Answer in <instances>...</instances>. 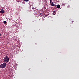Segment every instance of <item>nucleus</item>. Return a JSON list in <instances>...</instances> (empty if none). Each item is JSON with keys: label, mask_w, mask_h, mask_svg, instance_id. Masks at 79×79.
Listing matches in <instances>:
<instances>
[{"label": "nucleus", "mask_w": 79, "mask_h": 79, "mask_svg": "<svg viewBox=\"0 0 79 79\" xmlns=\"http://www.w3.org/2000/svg\"><path fill=\"white\" fill-rule=\"evenodd\" d=\"M24 1L27 2L29 0H24Z\"/></svg>", "instance_id": "obj_7"}, {"label": "nucleus", "mask_w": 79, "mask_h": 79, "mask_svg": "<svg viewBox=\"0 0 79 79\" xmlns=\"http://www.w3.org/2000/svg\"><path fill=\"white\" fill-rule=\"evenodd\" d=\"M56 6L58 8H59L60 7V6L59 5H58L57 6L56 5Z\"/></svg>", "instance_id": "obj_6"}, {"label": "nucleus", "mask_w": 79, "mask_h": 79, "mask_svg": "<svg viewBox=\"0 0 79 79\" xmlns=\"http://www.w3.org/2000/svg\"><path fill=\"white\" fill-rule=\"evenodd\" d=\"M6 63H4L0 65V68L2 69H4L6 67Z\"/></svg>", "instance_id": "obj_2"}, {"label": "nucleus", "mask_w": 79, "mask_h": 79, "mask_svg": "<svg viewBox=\"0 0 79 79\" xmlns=\"http://www.w3.org/2000/svg\"><path fill=\"white\" fill-rule=\"evenodd\" d=\"M54 2H52L51 3V6H55V7H56V5H54L53 4Z\"/></svg>", "instance_id": "obj_3"}, {"label": "nucleus", "mask_w": 79, "mask_h": 79, "mask_svg": "<svg viewBox=\"0 0 79 79\" xmlns=\"http://www.w3.org/2000/svg\"><path fill=\"white\" fill-rule=\"evenodd\" d=\"M42 14V13H40V15H41Z\"/></svg>", "instance_id": "obj_12"}, {"label": "nucleus", "mask_w": 79, "mask_h": 79, "mask_svg": "<svg viewBox=\"0 0 79 79\" xmlns=\"http://www.w3.org/2000/svg\"><path fill=\"white\" fill-rule=\"evenodd\" d=\"M32 9L33 10V9H34V8H32Z\"/></svg>", "instance_id": "obj_10"}, {"label": "nucleus", "mask_w": 79, "mask_h": 79, "mask_svg": "<svg viewBox=\"0 0 79 79\" xmlns=\"http://www.w3.org/2000/svg\"><path fill=\"white\" fill-rule=\"evenodd\" d=\"M4 12V10L2 9V10H1L0 13H1V14H3Z\"/></svg>", "instance_id": "obj_4"}, {"label": "nucleus", "mask_w": 79, "mask_h": 79, "mask_svg": "<svg viewBox=\"0 0 79 79\" xmlns=\"http://www.w3.org/2000/svg\"><path fill=\"white\" fill-rule=\"evenodd\" d=\"M53 15H55L56 14V13L55 12V11L54 10L53 11Z\"/></svg>", "instance_id": "obj_5"}, {"label": "nucleus", "mask_w": 79, "mask_h": 79, "mask_svg": "<svg viewBox=\"0 0 79 79\" xmlns=\"http://www.w3.org/2000/svg\"><path fill=\"white\" fill-rule=\"evenodd\" d=\"M8 56H6L5 58L4 59L3 62L4 63H7L9 61V58H8Z\"/></svg>", "instance_id": "obj_1"}, {"label": "nucleus", "mask_w": 79, "mask_h": 79, "mask_svg": "<svg viewBox=\"0 0 79 79\" xmlns=\"http://www.w3.org/2000/svg\"><path fill=\"white\" fill-rule=\"evenodd\" d=\"M1 33H0V36H1Z\"/></svg>", "instance_id": "obj_11"}, {"label": "nucleus", "mask_w": 79, "mask_h": 79, "mask_svg": "<svg viewBox=\"0 0 79 79\" xmlns=\"http://www.w3.org/2000/svg\"><path fill=\"white\" fill-rule=\"evenodd\" d=\"M52 2V0H50V3H51Z\"/></svg>", "instance_id": "obj_9"}, {"label": "nucleus", "mask_w": 79, "mask_h": 79, "mask_svg": "<svg viewBox=\"0 0 79 79\" xmlns=\"http://www.w3.org/2000/svg\"><path fill=\"white\" fill-rule=\"evenodd\" d=\"M3 23H4V24H6V21H4L3 22Z\"/></svg>", "instance_id": "obj_8"}]
</instances>
